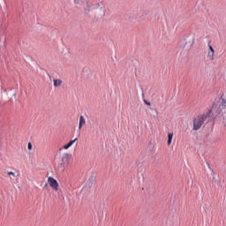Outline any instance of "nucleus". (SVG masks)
<instances>
[{
    "instance_id": "6e6552de",
    "label": "nucleus",
    "mask_w": 226,
    "mask_h": 226,
    "mask_svg": "<svg viewBox=\"0 0 226 226\" xmlns=\"http://www.w3.org/2000/svg\"><path fill=\"white\" fill-rule=\"evenodd\" d=\"M173 138H174V133L169 132L168 133V146H170V144H172Z\"/></svg>"
},
{
    "instance_id": "ddd939ff",
    "label": "nucleus",
    "mask_w": 226,
    "mask_h": 226,
    "mask_svg": "<svg viewBox=\"0 0 226 226\" xmlns=\"http://www.w3.org/2000/svg\"><path fill=\"white\" fill-rule=\"evenodd\" d=\"M27 147H28V151H31V149H33V144L29 142Z\"/></svg>"
},
{
    "instance_id": "dca6fc26",
    "label": "nucleus",
    "mask_w": 226,
    "mask_h": 226,
    "mask_svg": "<svg viewBox=\"0 0 226 226\" xmlns=\"http://www.w3.org/2000/svg\"><path fill=\"white\" fill-rule=\"evenodd\" d=\"M59 151H63V148H60Z\"/></svg>"
},
{
    "instance_id": "9d476101",
    "label": "nucleus",
    "mask_w": 226,
    "mask_h": 226,
    "mask_svg": "<svg viewBox=\"0 0 226 226\" xmlns=\"http://www.w3.org/2000/svg\"><path fill=\"white\" fill-rule=\"evenodd\" d=\"M208 52H215V49H213V46H211V44H208Z\"/></svg>"
},
{
    "instance_id": "7ed1b4c3",
    "label": "nucleus",
    "mask_w": 226,
    "mask_h": 226,
    "mask_svg": "<svg viewBox=\"0 0 226 226\" xmlns=\"http://www.w3.org/2000/svg\"><path fill=\"white\" fill-rule=\"evenodd\" d=\"M206 119H207V115H200L196 118H193V130L195 132L200 130Z\"/></svg>"
},
{
    "instance_id": "f8f14e48",
    "label": "nucleus",
    "mask_w": 226,
    "mask_h": 226,
    "mask_svg": "<svg viewBox=\"0 0 226 226\" xmlns=\"http://www.w3.org/2000/svg\"><path fill=\"white\" fill-rule=\"evenodd\" d=\"M145 105H148V106H151V102L146 99L143 100Z\"/></svg>"
},
{
    "instance_id": "39448f33",
    "label": "nucleus",
    "mask_w": 226,
    "mask_h": 226,
    "mask_svg": "<svg viewBox=\"0 0 226 226\" xmlns=\"http://www.w3.org/2000/svg\"><path fill=\"white\" fill-rule=\"evenodd\" d=\"M86 124V118H84V116L79 117V130H82V126Z\"/></svg>"
},
{
    "instance_id": "f257e3e1",
    "label": "nucleus",
    "mask_w": 226,
    "mask_h": 226,
    "mask_svg": "<svg viewBox=\"0 0 226 226\" xmlns=\"http://www.w3.org/2000/svg\"><path fill=\"white\" fill-rule=\"evenodd\" d=\"M70 160H72V154L65 153L61 156V159L58 162V169L62 172H64L66 167L70 165Z\"/></svg>"
},
{
    "instance_id": "423d86ee",
    "label": "nucleus",
    "mask_w": 226,
    "mask_h": 226,
    "mask_svg": "<svg viewBox=\"0 0 226 226\" xmlns=\"http://www.w3.org/2000/svg\"><path fill=\"white\" fill-rule=\"evenodd\" d=\"M78 139H79L76 138V139L71 140L67 145H64V149H70V147H71L72 146H73V144H75V142H77Z\"/></svg>"
},
{
    "instance_id": "4468645a",
    "label": "nucleus",
    "mask_w": 226,
    "mask_h": 226,
    "mask_svg": "<svg viewBox=\"0 0 226 226\" xmlns=\"http://www.w3.org/2000/svg\"><path fill=\"white\" fill-rule=\"evenodd\" d=\"M8 176H13V177H15V172H13V171H9V172H8Z\"/></svg>"
},
{
    "instance_id": "9b49d317",
    "label": "nucleus",
    "mask_w": 226,
    "mask_h": 226,
    "mask_svg": "<svg viewBox=\"0 0 226 226\" xmlns=\"http://www.w3.org/2000/svg\"><path fill=\"white\" fill-rule=\"evenodd\" d=\"M221 105H222V107H223V108L226 107V101H225V99H222Z\"/></svg>"
},
{
    "instance_id": "f03ea898",
    "label": "nucleus",
    "mask_w": 226,
    "mask_h": 226,
    "mask_svg": "<svg viewBox=\"0 0 226 226\" xmlns=\"http://www.w3.org/2000/svg\"><path fill=\"white\" fill-rule=\"evenodd\" d=\"M82 6L86 11H91V10H96L102 6V2L98 1H84Z\"/></svg>"
},
{
    "instance_id": "1a4fd4ad",
    "label": "nucleus",
    "mask_w": 226,
    "mask_h": 226,
    "mask_svg": "<svg viewBox=\"0 0 226 226\" xmlns=\"http://www.w3.org/2000/svg\"><path fill=\"white\" fill-rule=\"evenodd\" d=\"M54 87H59V86H61V84H63V80L61 79H54Z\"/></svg>"
},
{
    "instance_id": "20e7f679",
    "label": "nucleus",
    "mask_w": 226,
    "mask_h": 226,
    "mask_svg": "<svg viewBox=\"0 0 226 226\" xmlns=\"http://www.w3.org/2000/svg\"><path fill=\"white\" fill-rule=\"evenodd\" d=\"M48 183L55 192H57L59 190V183H57V180H56L54 177H48Z\"/></svg>"
},
{
    "instance_id": "0eeeda50",
    "label": "nucleus",
    "mask_w": 226,
    "mask_h": 226,
    "mask_svg": "<svg viewBox=\"0 0 226 226\" xmlns=\"http://www.w3.org/2000/svg\"><path fill=\"white\" fill-rule=\"evenodd\" d=\"M207 58L209 59V61H215V51H208Z\"/></svg>"
},
{
    "instance_id": "2eb2a0df",
    "label": "nucleus",
    "mask_w": 226,
    "mask_h": 226,
    "mask_svg": "<svg viewBox=\"0 0 226 226\" xmlns=\"http://www.w3.org/2000/svg\"><path fill=\"white\" fill-rule=\"evenodd\" d=\"M142 90V97L144 98V88H141Z\"/></svg>"
}]
</instances>
